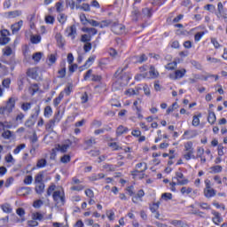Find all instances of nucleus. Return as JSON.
<instances>
[{
    "label": "nucleus",
    "instance_id": "nucleus-33",
    "mask_svg": "<svg viewBox=\"0 0 227 227\" xmlns=\"http://www.w3.org/2000/svg\"><path fill=\"white\" fill-rule=\"evenodd\" d=\"M184 159H185V160L196 159V156L194 155V151H186V153L184 154Z\"/></svg>",
    "mask_w": 227,
    "mask_h": 227
},
{
    "label": "nucleus",
    "instance_id": "nucleus-13",
    "mask_svg": "<svg viewBox=\"0 0 227 227\" xmlns=\"http://www.w3.org/2000/svg\"><path fill=\"white\" fill-rule=\"evenodd\" d=\"M132 60L133 63H145V61H148V57L145 54H142L140 56H134Z\"/></svg>",
    "mask_w": 227,
    "mask_h": 227
},
{
    "label": "nucleus",
    "instance_id": "nucleus-43",
    "mask_svg": "<svg viewBox=\"0 0 227 227\" xmlns=\"http://www.w3.org/2000/svg\"><path fill=\"white\" fill-rule=\"evenodd\" d=\"M149 74H150L151 77H153V79L159 77V72H157L155 70V67H153V66H151Z\"/></svg>",
    "mask_w": 227,
    "mask_h": 227
},
{
    "label": "nucleus",
    "instance_id": "nucleus-44",
    "mask_svg": "<svg viewBox=\"0 0 227 227\" xmlns=\"http://www.w3.org/2000/svg\"><path fill=\"white\" fill-rule=\"evenodd\" d=\"M54 191H56V184L50 185L46 192V195H45L46 198H49V196H51Z\"/></svg>",
    "mask_w": 227,
    "mask_h": 227
},
{
    "label": "nucleus",
    "instance_id": "nucleus-50",
    "mask_svg": "<svg viewBox=\"0 0 227 227\" xmlns=\"http://www.w3.org/2000/svg\"><path fill=\"white\" fill-rule=\"evenodd\" d=\"M81 42L83 43H89V42H91V35H89V34H84L81 37Z\"/></svg>",
    "mask_w": 227,
    "mask_h": 227
},
{
    "label": "nucleus",
    "instance_id": "nucleus-29",
    "mask_svg": "<svg viewBox=\"0 0 227 227\" xmlns=\"http://www.w3.org/2000/svg\"><path fill=\"white\" fill-rule=\"evenodd\" d=\"M76 10H82L83 12H91L90 4H82V5H76Z\"/></svg>",
    "mask_w": 227,
    "mask_h": 227
},
{
    "label": "nucleus",
    "instance_id": "nucleus-41",
    "mask_svg": "<svg viewBox=\"0 0 227 227\" xmlns=\"http://www.w3.org/2000/svg\"><path fill=\"white\" fill-rule=\"evenodd\" d=\"M84 145H86L88 148H91L93 145H97V141L95 140V137H90V139L84 141Z\"/></svg>",
    "mask_w": 227,
    "mask_h": 227
},
{
    "label": "nucleus",
    "instance_id": "nucleus-54",
    "mask_svg": "<svg viewBox=\"0 0 227 227\" xmlns=\"http://www.w3.org/2000/svg\"><path fill=\"white\" fill-rule=\"evenodd\" d=\"M191 151H194V148L192 147V142L189 141L184 144V152Z\"/></svg>",
    "mask_w": 227,
    "mask_h": 227
},
{
    "label": "nucleus",
    "instance_id": "nucleus-10",
    "mask_svg": "<svg viewBox=\"0 0 227 227\" xmlns=\"http://www.w3.org/2000/svg\"><path fill=\"white\" fill-rule=\"evenodd\" d=\"M198 136V131L196 130H186L183 135V139H192V137H196Z\"/></svg>",
    "mask_w": 227,
    "mask_h": 227
},
{
    "label": "nucleus",
    "instance_id": "nucleus-62",
    "mask_svg": "<svg viewBox=\"0 0 227 227\" xmlns=\"http://www.w3.org/2000/svg\"><path fill=\"white\" fill-rule=\"evenodd\" d=\"M35 123H36L35 120L28 119L25 121V127H27L29 129V128L33 127L35 125Z\"/></svg>",
    "mask_w": 227,
    "mask_h": 227
},
{
    "label": "nucleus",
    "instance_id": "nucleus-46",
    "mask_svg": "<svg viewBox=\"0 0 227 227\" xmlns=\"http://www.w3.org/2000/svg\"><path fill=\"white\" fill-rule=\"evenodd\" d=\"M35 184H43V173H39L35 176Z\"/></svg>",
    "mask_w": 227,
    "mask_h": 227
},
{
    "label": "nucleus",
    "instance_id": "nucleus-45",
    "mask_svg": "<svg viewBox=\"0 0 227 227\" xmlns=\"http://www.w3.org/2000/svg\"><path fill=\"white\" fill-rule=\"evenodd\" d=\"M26 79V75H20L18 79V86L19 90H22V88L24 87V81Z\"/></svg>",
    "mask_w": 227,
    "mask_h": 227
},
{
    "label": "nucleus",
    "instance_id": "nucleus-9",
    "mask_svg": "<svg viewBox=\"0 0 227 227\" xmlns=\"http://www.w3.org/2000/svg\"><path fill=\"white\" fill-rule=\"evenodd\" d=\"M10 31L7 29L1 30V45H6V43H10Z\"/></svg>",
    "mask_w": 227,
    "mask_h": 227
},
{
    "label": "nucleus",
    "instance_id": "nucleus-23",
    "mask_svg": "<svg viewBox=\"0 0 227 227\" xmlns=\"http://www.w3.org/2000/svg\"><path fill=\"white\" fill-rule=\"evenodd\" d=\"M187 70H185L184 68L180 69V70H176L175 72V76L174 79H182V77H184V75H185Z\"/></svg>",
    "mask_w": 227,
    "mask_h": 227
},
{
    "label": "nucleus",
    "instance_id": "nucleus-3",
    "mask_svg": "<svg viewBox=\"0 0 227 227\" xmlns=\"http://www.w3.org/2000/svg\"><path fill=\"white\" fill-rule=\"evenodd\" d=\"M15 102H17L15 98H10L7 101L5 107H4L2 110V114H10L11 113H12L13 109H15Z\"/></svg>",
    "mask_w": 227,
    "mask_h": 227
},
{
    "label": "nucleus",
    "instance_id": "nucleus-11",
    "mask_svg": "<svg viewBox=\"0 0 227 227\" xmlns=\"http://www.w3.org/2000/svg\"><path fill=\"white\" fill-rule=\"evenodd\" d=\"M22 24H24V21L20 20L13 25H12L11 29L12 32V35H15V33H19L20 31V28L22 27Z\"/></svg>",
    "mask_w": 227,
    "mask_h": 227
},
{
    "label": "nucleus",
    "instance_id": "nucleus-35",
    "mask_svg": "<svg viewBox=\"0 0 227 227\" xmlns=\"http://www.w3.org/2000/svg\"><path fill=\"white\" fill-rule=\"evenodd\" d=\"M116 168H118L117 165H113V164H109V163H106L103 166V169H106V171H116Z\"/></svg>",
    "mask_w": 227,
    "mask_h": 227
},
{
    "label": "nucleus",
    "instance_id": "nucleus-12",
    "mask_svg": "<svg viewBox=\"0 0 227 227\" xmlns=\"http://www.w3.org/2000/svg\"><path fill=\"white\" fill-rule=\"evenodd\" d=\"M212 215L215 216L212 218V221L215 224L219 225V223L223 221V217L221 216V213L217 211H212Z\"/></svg>",
    "mask_w": 227,
    "mask_h": 227
},
{
    "label": "nucleus",
    "instance_id": "nucleus-8",
    "mask_svg": "<svg viewBox=\"0 0 227 227\" xmlns=\"http://www.w3.org/2000/svg\"><path fill=\"white\" fill-rule=\"evenodd\" d=\"M177 181V185H187L189 184V179L184 177V173L176 172V177H174Z\"/></svg>",
    "mask_w": 227,
    "mask_h": 227
},
{
    "label": "nucleus",
    "instance_id": "nucleus-34",
    "mask_svg": "<svg viewBox=\"0 0 227 227\" xmlns=\"http://www.w3.org/2000/svg\"><path fill=\"white\" fill-rule=\"evenodd\" d=\"M75 35H77V28L75 27V25H72L70 27L68 36H71L72 40H75Z\"/></svg>",
    "mask_w": 227,
    "mask_h": 227
},
{
    "label": "nucleus",
    "instance_id": "nucleus-40",
    "mask_svg": "<svg viewBox=\"0 0 227 227\" xmlns=\"http://www.w3.org/2000/svg\"><path fill=\"white\" fill-rule=\"evenodd\" d=\"M40 114V106H36L35 107V114L30 116V120H35L36 121V119L38 118Z\"/></svg>",
    "mask_w": 227,
    "mask_h": 227
},
{
    "label": "nucleus",
    "instance_id": "nucleus-14",
    "mask_svg": "<svg viewBox=\"0 0 227 227\" xmlns=\"http://www.w3.org/2000/svg\"><path fill=\"white\" fill-rule=\"evenodd\" d=\"M217 194V191L214 190V188L204 189V196L205 198L210 199L214 198Z\"/></svg>",
    "mask_w": 227,
    "mask_h": 227
},
{
    "label": "nucleus",
    "instance_id": "nucleus-27",
    "mask_svg": "<svg viewBox=\"0 0 227 227\" xmlns=\"http://www.w3.org/2000/svg\"><path fill=\"white\" fill-rule=\"evenodd\" d=\"M60 67H62V68L58 71L59 78L64 79L67 75V67H65V63L61 64Z\"/></svg>",
    "mask_w": 227,
    "mask_h": 227
},
{
    "label": "nucleus",
    "instance_id": "nucleus-57",
    "mask_svg": "<svg viewBox=\"0 0 227 227\" xmlns=\"http://www.w3.org/2000/svg\"><path fill=\"white\" fill-rule=\"evenodd\" d=\"M16 214L18 215H20V217H21V221H24V215H26V211L24 210V208L22 207H19L17 210H16Z\"/></svg>",
    "mask_w": 227,
    "mask_h": 227
},
{
    "label": "nucleus",
    "instance_id": "nucleus-25",
    "mask_svg": "<svg viewBox=\"0 0 227 227\" xmlns=\"http://www.w3.org/2000/svg\"><path fill=\"white\" fill-rule=\"evenodd\" d=\"M131 15H132L133 20L137 22V19H139L141 12H139V9H137L136 6H133V11L131 12Z\"/></svg>",
    "mask_w": 227,
    "mask_h": 227
},
{
    "label": "nucleus",
    "instance_id": "nucleus-63",
    "mask_svg": "<svg viewBox=\"0 0 227 227\" xmlns=\"http://www.w3.org/2000/svg\"><path fill=\"white\" fill-rule=\"evenodd\" d=\"M51 114H52V108L50 106H48L44 108V116L49 117L51 116Z\"/></svg>",
    "mask_w": 227,
    "mask_h": 227
},
{
    "label": "nucleus",
    "instance_id": "nucleus-1",
    "mask_svg": "<svg viewBox=\"0 0 227 227\" xmlns=\"http://www.w3.org/2000/svg\"><path fill=\"white\" fill-rule=\"evenodd\" d=\"M129 68V64H126L124 67H119L114 74V77L121 84H129V81H130V73L125 72V69Z\"/></svg>",
    "mask_w": 227,
    "mask_h": 227
},
{
    "label": "nucleus",
    "instance_id": "nucleus-28",
    "mask_svg": "<svg viewBox=\"0 0 227 227\" xmlns=\"http://www.w3.org/2000/svg\"><path fill=\"white\" fill-rule=\"evenodd\" d=\"M129 132V128L123 127L122 125L119 126L116 129V135L121 136L123 134H127Z\"/></svg>",
    "mask_w": 227,
    "mask_h": 227
},
{
    "label": "nucleus",
    "instance_id": "nucleus-21",
    "mask_svg": "<svg viewBox=\"0 0 227 227\" xmlns=\"http://www.w3.org/2000/svg\"><path fill=\"white\" fill-rule=\"evenodd\" d=\"M102 178H106V175L104 173L94 174L89 177L90 182H97V180H102Z\"/></svg>",
    "mask_w": 227,
    "mask_h": 227
},
{
    "label": "nucleus",
    "instance_id": "nucleus-61",
    "mask_svg": "<svg viewBox=\"0 0 227 227\" xmlns=\"http://www.w3.org/2000/svg\"><path fill=\"white\" fill-rule=\"evenodd\" d=\"M191 192H192V188H191V187L187 188V187L184 186L181 188L182 194H191Z\"/></svg>",
    "mask_w": 227,
    "mask_h": 227
},
{
    "label": "nucleus",
    "instance_id": "nucleus-32",
    "mask_svg": "<svg viewBox=\"0 0 227 227\" xmlns=\"http://www.w3.org/2000/svg\"><path fill=\"white\" fill-rule=\"evenodd\" d=\"M160 206V202H153V204H150L149 208L153 214H155L157 210H159V207Z\"/></svg>",
    "mask_w": 227,
    "mask_h": 227
},
{
    "label": "nucleus",
    "instance_id": "nucleus-36",
    "mask_svg": "<svg viewBox=\"0 0 227 227\" xmlns=\"http://www.w3.org/2000/svg\"><path fill=\"white\" fill-rule=\"evenodd\" d=\"M143 196H145V191L139 190L137 192V194L135 197L132 198L133 203H137V200H139V198L140 199L143 198Z\"/></svg>",
    "mask_w": 227,
    "mask_h": 227
},
{
    "label": "nucleus",
    "instance_id": "nucleus-20",
    "mask_svg": "<svg viewBox=\"0 0 227 227\" xmlns=\"http://www.w3.org/2000/svg\"><path fill=\"white\" fill-rule=\"evenodd\" d=\"M27 75L31 79H38V71L35 68H30L27 71Z\"/></svg>",
    "mask_w": 227,
    "mask_h": 227
},
{
    "label": "nucleus",
    "instance_id": "nucleus-56",
    "mask_svg": "<svg viewBox=\"0 0 227 227\" xmlns=\"http://www.w3.org/2000/svg\"><path fill=\"white\" fill-rule=\"evenodd\" d=\"M70 160H71V157L68 154H65L60 159V162H62L63 164H68V162H70Z\"/></svg>",
    "mask_w": 227,
    "mask_h": 227
},
{
    "label": "nucleus",
    "instance_id": "nucleus-37",
    "mask_svg": "<svg viewBox=\"0 0 227 227\" xmlns=\"http://www.w3.org/2000/svg\"><path fill=\"white\" fill-rule=\"evenodd\" d=\"M195 204L200 207V208H202V210H210V205H208V203L207 202H195Z\"/></svg>",
    "mask_w": 227,
    "mask_h": 227
},
{
    "label": "nucleus",
    "instance_id": "nucleus-52",
    "mask_svg": "<svg viewBox=\"0 0 227 227\" xmlns=\"http://www.w3.org/2000/svg\"><path fill=\"white\" fill-rule=\"evenodd\" d=\"M13 136V132L12 131H10V130H4L3 133H2V137H4V139H11V137H12Z\"/></svg>",
    "mask_w": 227,
    "mask_h": 227
},
{
    "label": "nucleus",
    "instance_id": "nucleus-15",
    "mask_svg": "<svg viewBox=\"0 0 227 227\" xmlns=\"http://www.w3.org/2000/svg\"><path fill=\"white\" fill-rule=\"evenodd\" d=\"M35 191L36 194L42 195L43 192H45V184L44 183L35 184Z\"/></svg>",
    "mask_w": 227,
    "mask_h": 227
},
{
    "label": "nucleus",
    "instance_id": "nucleus-22",
    "mask_svg": "<svg viewBox=\"0 0 227 227\" xmlns=\"http://www.w3.org/2000/svg\"><path fill=\"white\" fill-rule=\"evenodd\" d=\"M153 13V8L145 7V8L142 9V15H144L147 19H150L152 17Z\"/></svg>",
    "mask_w": 227,
    "mask_h": 227
},
{
    "label": "nucleus",
    "instance_id": "nucleus-7",
    "mask_svg": "<svg viewBox=\"0 0 227 227\" xmlns=\"http://www.w3.org/2000/svg\"><path fill=\"white\" fill-rule=\"evenodd\" d=\"M53 201H56V203H62V205H65V193H61V191H55L52 194Z\"/></svg>",
    "mask_w": 227,
    "mask_h": 227
},
{
    "label": "nucleus",
    "instance_id": "nucleus-24",
    "mask_svg": "<svg viewBox=\"0 0 227 227\" xmlns=\"http://www.w3.org/2000/svg\"><path fill=\"white\" fill-rule=\"evenodd\" d=\"M217 120V117H215V113L214 112H208V116H207V121L210 123V125H214Z\"/></svg>",
    "mask_w": 227,
    "mask_h": 227
},
{
    "label": "nucleus",
    "instance_id": "nucleus-60",
    "mask_svg": "<svg viewBox=\"0 0 227 227\" xmlns=\"http://www.w3.org/2000/svg\"><path fill=\"white\" fill-rule=\"evenodd\" d=\"M41 40H42V37L40 35H33L30 38V42L32 43H40Z\"/></svg>",
    "mask_w": 227,
    "mask_h": 227
},
{
    "label": "nucleus",
    "instance_id": "nucleus-58",
    "mask_svg": "<svg viewBox=\"0 0 227 227\" xmlns=\"http://www.w3.org/2000/svg\"><path fill=\"white\" fill-rule=\"evenodd\" d=\"M31 106H32L31 103H27V102L23 103V104H21V109H22V111L27 113V111H29V109H31Z\"/></svg>",
    "mask_w": 227,
    "mask_h": 227
},
{
    "label": "nucleus",
    "instance_id": "nucleus-48",
    "mask_svg": "<svg viewBox=\"0 0 227 227\" xmlns=\"http://www.w3.org/2000/svg\"><path fill=\"white\" fill-rule=\"evenodd\" d=\"M42 56H43V53L35 52L33 54L32 59H34V61H36V63H40V59H42Z\"/></svg>",
    "mask_w": 227,
    "mask_h": 227
},
{
    "label": "nucleus",
    "instance_id": "nucleus-30",
    "mask_svg": "<svg viewBox=\"0 0 227 227\" xmlns=\"http://www.w3.org/2000/svg\"><path fill=\"white\" fill-rule=\"evenodd\" d=\"M22 15V11H12L8 12L9 19H15L17 17H20Z\"/></svg>",
    "mask_w": 227,
    "mask_h": 227
},
{
    "label": "nucleus",
    "instance_id": "nucleus-16",
    "mask_svg": "<svg viewBox=\"0 0 227 227\" xmlns=\"http://www.w3.org/2000/svg\"><path fill=\"white\" fill-rule=\"evenodd\" d=\"M31 192L30 187H21L17 191L18 196H27Z\"/></svg>",
    "mask_w": 227,
    "mask_h": 227
},
{
    "label": "nucleus",
    "instance_id": "nucleus-42",
    "mask_svg": "<svg viewBox=\"0 0 227 227\" xmlns=\"http://www.w3.org/2000/svg\"><path fill=\"white\" fill-rule=\"evenodd\" d=\"M24 118H26V115L20 112L14 119V121L16 123H22L24 121Z\"/></svg>",
    "mask_w": 227,
    "mask_h": 227
},
{
    "label": "nucleus",
    "instance_id": "nucleus-17",
    "mask_svg": "<svg viewBox=\"0 0 227 227\" xmlns=\"http://www.w3.org/2000/svg\"><path fill=\"white\" fill-rule=\"evenodd\" d=\"M82 31H83V33H88V35H90V38H92L93 36H95V35H97V33H98V30L94 27H83Z\"/></svg>",
    "mask_w": 227,
    "mask_h": 227
},
{
    "label": "nucleus",
    "instance_id": "nucleus-26",
    "mask_svg": "<svg viewBox=\"0 0 227 227\" xmlns=\"http://www.w3.org/2000/svg\"><path fill=\"white\" fill-rule=\"evenodd\" d=\"M170 224L175 227H185L187 223H184L182 220H172L170 221Z\"/></svg>",
    "mask_w": 227,
    "mask_h": 227
},
{
    "label": "nucleus",
    "instance_id": "nucleus-18",
    "mask_svg": "<svg viewBox=\"0 0 227 227\" xmlns=\"http://www.w3.org/2000/svg\"><path fill=\"white\" fill-rule=\"evenodd\" d=\"M55 40L59 47H65V40H63V35H61V33L56 34Z\"/></svg>",
    "mask_w": 227,
    "mask_h": 227
},
{
    "label": "nucleus",
    "instance_id": "nucleus-2",
    "mask_svg": "<svg viewBox=\"0 0 227 227\" xmlns=\"http://www.w3.org/2000/svg\"><path fill=\"white\" fill-rule=\"evenodd\" d=\"M143 164H144V169L142 170H137L140 169V168H143ZM137 169L133 170L131 172L132 176H134V178H137V176H139L140 179L145 178V171H146V169H148V165L146 163H143L140 162L138 164L136 165ZM141 174V175H140ZM140 175V176H139Z\"/></svg>",
    "mask_w": 227,
    "mask_h": 227
},
{
    "label": "nucleus",
    "instance_id": "nucleus-64",
    "mask_svg": "<svg viewBox=\"0 0 227 227\" xmlns=\"http://www.w3.org/2000/svg\"><path fill=\"white\" fill-rule=\"evenodd\" d=\"M58 20L60 24H65V22H67V15H65V13H60Z\"/></svg>",
    "mask_w": 227,
    "mask_h": 227
},
{
    "label": "nucleus",
    "instance_id": "nucleus-51",
    "mask_svg": "<svg viewBox=\"0 0 227 227\" xmlns=\"http://www.w3.org/2000/svg\"><path fill=\"white\" fill-rule=\"evenodd\" d=\"M32 219H34L35 221H42V220H43V215L40 212L34 213L32 215Z\"/></svg>",
    "mask_w": 227,
    "mask_h": 227
},
{
    "label": "nucleus",
    "instance_id": "nucleus-47",
    "mask_svg": "<svg viewBox=\"0 0 227 227\" xmlns=\"http://www.w3.org/2000/svg\"><path fill=\"white\" fill-rule=\"evenodd\" d=\"M178 63L176 61H173L168 63V65L165 66L166 70H175L176 68Z\"/></svg>",
    "mask_w": 227,
    "mask_h": 227
},
{
    "label": "nucleus",
    "instance_id": "nucleus-31",
    "mask_svg": "<svg viewBox=\"0 0 227 227\" xmlns=\"http://www.w3.org/2000/svg\"><path fill=\"white\" fill-rule=\"evenodd\" d=\"M108 26H111V27H113V20H106L99 22V27L101 29H104V27H108Z\"/></svg>",
    "mask_w": 227,
    "mask_h": 227
},
{
    "label": "nucleus",
    "instance_id": "nucleus-19",
    "mask_svg": "<svg viewBox=\"0 0 227 227\" xmlns=\"http://www.w3.org/2000/svg\"><path fill=\"white\" fill-rule=\"evenodd\" d=\"M1 208L4 214H12L13 212V207H12V204L4 203L1 206Z\"/></svg>",
    "mask_w": 227,
    "mask_h": 227
},
{
    "label": "nucleus",
    "instance_id": "nucleus-38",
    "mask_svg": "<svg viewBox=\"0 0 227 227\" xmlns=\"http://www.w3.org/2000/svg\"><path fill=\"white\" fill-rule=\"evenodd\" d=\"M48 65L49 67H52V65H54V63H56V61H58V58H56L55 54H51L48 56Z\"/></svg>",
    "mask_w": 227,
    "mask_h": 227
},
{
    "label": "nucleus",
    "instance_id": "nucleus-49",
    "mask_svg": "<svg viewBox=\"0 0 227 227\" xmlns=\"http://www.w3.org/2000/svg\"><path fill=\"white\" fill-rule=\"evenodd\" d=\"M3 54L4 56H12V54H13V50H12V47L6 46L3 49Z\"/></svg>",
    "mask_w": 227,
    "mask_h": 227
},
{
    "label": "nucleus",
    "instance_id": "nucleus-4",
    "mask_svg": "<svg viewBox=\"0 0 227 227\" xmlns=\"http://www.w3.org/2000/svg\"><path fill=\"white\" fill-rule=\"evenodd\" d=\"M58 116H59V111L58 114L53 117V119H51L46 124H45V129L50 134H52L54 132V127H56V121H59V119H58Z\"/></svg>",
    "mask_w": 227,
    "mask_h": 227
},
{
    "label": "nucleus",
    "instance_id": "nucleus-6",
    "mask_svg": "<svg viewBox=\"0 0 227 227\" xmlns=\"http://www.w3.org/2000/svg\"><path fill=\"white\" fill-rule=\"evenodd\" d=\"M111 29L115 35H123L125 33V26L118 22H113Z\"/></svg>",
    "mask_w": 227,
    "mask_h": 227
},
{
    "label": "nucleus",
    "instance_id": "nucleus-59",
    "mask_svg": "<svg viewBox=\"0 0 227 227\" xmlns=\"http://www.w3.org/2000/svg\"><path fill=\"white\" fill-rule=\"evenodd\" d=\"M108 59H102L99 60L98 62V67L100 68H106V67H107V63H108Z\"/></svg>",
    "mask_w": 227,
    "mask_h": 227
},
{
    "label": "nucleus",
    "instance_id": "nucleus-55",
    "mask_svg": "<svg viewBox=\"0 0 227 227\" xmlns=\"http://www.w3.org/2000/svg\"><path fill=\"white\" fill-rule=\"evenodd\" d=\"M24 148H26V144H20L14 149L13 153L17 155L18 153H20V151L24 150Z\"/></svg>",
    "mask_w": 227,
    "mask_h": 227
},
{
    "label": "nucleus",
    "instance_id": "nucleus-5",
    "mask_svg": "<svg viewBox=\"0 0 227 227\" xmlns=\"http://www.w3.org/2000/svg\"><path fill=\"white\" fill-rule=\"evenodd\" d=\"M70 146H72V141L70 139H67L64 141L63 145H58L56 150L58 152H61V153H67Z\"/></svg>",
    "mask_w": 227,
    "mask_h": 227
},
{
    "label": "nucleus",
    "instance_id": "nucleus-39",
    "mask_svg": "<svg viewBox=\"0 0 227 227\" xmlns=\"http://www.w3.org/2000/svg\"><path fill=\"white\" fill-rule=\"evenodd\" d=\"M200 118H201V114H199L198 115H194L192 121V125H193V127H198L200 125Z\"/></svg>",
    "mask_w": 227,
    "mask_h": 227
},
{
    "label": "nucleus",
    "instance_id": "nucleus-53",
    "mask_svg": "<svg viewBox=\"0 0 227 227\" xmlns=\"http://www.w3.org/2000/svg\"><path fill=\"white\" fill-rule=\"evenodd\" d=\"M45 166H47V160L45 159L38 160L36 163V168H45Z\"/></svg>",
    "mask_w": 227,
    "mask_h": 227
}]
</instances>
